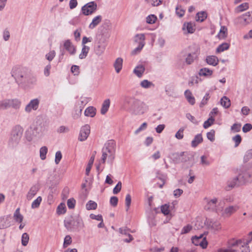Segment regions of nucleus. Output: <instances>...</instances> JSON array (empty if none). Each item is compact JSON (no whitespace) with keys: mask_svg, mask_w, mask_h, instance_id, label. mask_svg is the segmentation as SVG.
Instances as JSON below:
<instances>
[{"mask_svg":"<svg viewBox=\"0 0 252 252\" xmlns=\"http://www.w3.org/2000/svg\"><path fill=\"white\" fill-rule=\"evenodd\" d=\"M123 108L133 115H142L148 109V106L145 103L130 95H126L124 97Z\"/></svg>","mask_w":252,"mask_h":252,"instance_id":"obj_1","label":"nucleus"},{"mask_svg":"<svg viewBox=\"0 0 252 252\" xmlns=\"http://www.w3.org/2000/svg\"><path fill=\"white\" fill-rule=\"evenodd\" d=\"M23 128L19 125L13 127L8 140V146L11 148H16L19 144L23 136Z\"/></svg>","mask_w":252,"mask_h":252,"instance_id":"obj_2","label":"nucleus"},{"mask_svg":"<svg viewBox=\"0 0 252 252\" xmlns=\"http://www.w3.org/2000/svg\"><path fill=\"white\" fill-rule=\"evenodd\" d=\"M28 69L22 66H15L12 70V76L15 78L17 83H21L24 79L27 78L28 73Z\"/></svg>","mask_w":252,"mask_h":252,"instance_id":"obj_3","label":"nucleus"},{"mask_svg":"<svg viewBox=\"0 0 252 252\" xmlns=\"http://www.w3.org/2000/svg\"><path fill=\"white\" fill-rule=\"evenodd\" d=\"M218 203V199L217 198L214 197L211 199L208 200L207 204L205 206V209L206 210H210L215 211L219 213L220 211H221L222 207H220V202Z\"/></svg>","mask_w":252,"mask_h":252,"instance_id":"obj_4","label":"nucleus"},{"mask_svg":"<svg viewBox=\"0 0 252 252\" xmlns=\"http://www.w3.org/2000/svg\"><path fill=\"white\" fill-rule=\"evenodd\" d=\"M97 8V3L94 1H91L82 6L81 11L83 15L88 16L94 13L96 11Z\"/></svg>","mask_w":252,"mask_h":252,"instance_id":"obj_5","label":"nucleus"},{"mask_svg":"<svg viewBox=\"0 0 252 252\" xmlns=\"http://www.w3.org/2000/svg\"><path fill=\"white\" fill-rule=\"evenodd\" d=\"M204 236V234H202L199 236H193L191 238L192 243L196 246H200L202 249H206L208 242Z\"/></svg>","mask_w":252,"mask_h":252,"instance_id":"obj_6","label":"nucleus"},{"mask_svg":"<svg viewBox=\"0 0 252 252\" xmlns=\"http://www.w3.org/2000/svg\"><path fill=\"white\" fill-rule=\"evenodd\" d=\"M251 241H242V240H239L231 243L230 245L232 247H235L237 250V251L238 249H240L242 252H250L249 248L247 245Z\"/></svg>","mask_w":252,"mask_h":252,"instance_id":"obj_7","label":"nucleus"},{"mask_svg":"<svg viewBox=\"0 0 252 252\" xmlns=\"http://www.w3.org/2000/svg\"><path fill=\"white\" fill-rule=\"evenodd\" d=\"M252 21V17H251L250 12H248L242 16L238 17L235 20V23L242 26H245L250 23Z\"/></svg>","mask_w":252,"mask_h":252,"instance_id":"obj_8","label":"nucleus"},{"mask_svg":"<svg viewBox=\"0 0 252 252\" xmlns=\"http://www.w3.org/2000/svg\"><path fill=\"white\" fill-rule=\"evenodd\" d=\"M239 209V207L237 205L229 206L226 207L223 210H221V211H220L221 212V216L224 218L229 217Z\"/></svg>","mask_w":252,"mask_h":252,"instance_id":"obj_9","label":"nucleus"},{"mask_svg":"<svg viewBox=\"0 0 252 252\" xmlns=\"http://www.w3.org/2000/svg\"><path fill=\"white\" fill-rule=\"evenodd\" d=\"M90 133V126L86 125L83 126L80 131L78 139L80 141H83L87 139Z\"/></svg>","mask_w":252,"mask_h":252,"instance_id":"obj_10","label":"nucleus"},{"mask_svg":"<svg viewBox=\"0 0 252 252\" xmlns=\"http://www.w3.org/2000/svg\"><path fill=\"white\" fill-rule=\"evenodd\" d=\"M242 183L240 182V178L239 176L234 177L229 179L227 182V185L225 187V189L227 190H230L233 188L239 186Z\"/></svg>","mask_w":252,"mask_h":252,"instance_id":"obj_11","label":"nucleus"},{"mask_svg":"<svg viewBox=\"0 0 252 252\" xmlns=\"http://www.w3.org/2000/svg\"><path fill=\"white\" fill-rule=\"evenodd\" d=\"M39 100L37 98L32 99L30 102L26 106L25 111L27 113H30L32 110H36L39 106Z\"/></svg>","mask_w":252,"mask_h":252,"instance_id":"obj_12","label":"nucleus"},{"mask_svg":"<svg viewBox=\"0 0 252 252\" xmlns=\"http://www.w3.org/2000/svg\"><path fill=\"white\" fill-rule=\"evenodd\" d=\"M105 151L106 152V154L109 155V158H111V160L112 161L114 158V154L115 152L112 142L105 145V147L102 149V152Z\"/></svg>","mask_w":252,"mask_h":252,"instance_id":"obj_13","label":"nucleus"},{"mask_svg":"<svg viewBox=\"0 0 252 252\" xmlns=\"http://www.w3.org/2000/svg\"><path fill=\"white\" fill-rule=\"evenodd\" d=\"M242 184L246 182H252V173L244 172L238 175Z\"/></svg>","mask_w":252,"mask_h":252,"instance_id":"obj_14","label":"nucleus"},{"mask_svg":"<svg viewBox=\"0 0 252 252\" xmlns=\"http://www.w3.org/2000/svg\"><path fill=\"white\" fill-rule=\"evenodd\" d=\"M39 191V188L37 186H32L28 191L26 198L28 201L31 200Z\"/></svg>","mask_w":252,"mask_h":252,"instance_id":"obj_15","label":"nucleus"},{"mask_svg":"<svg viewBox=\"0 0 252 252\" xmlns=\"http://www.w3.org/2000/svg\"><path fill=\"white\" fill-rule=\"evenodd\" d=\"M64 47L65 49L70 53V54L74 55L75 53V47L73 45L69 40L65 41L64 43Z\"/></svg>","mask_w":252,"mask_h":252,"instance_id":"obj_16","label":"nucleus"},{"mask_svg":"<svg viewBox=\"0 0 252 252\" xmlns=\"http://www.w3.org/2000/svg\"><path fill=\"white\" fill-rule=\"evenodd\" d=\"M9 217L0 218V229H4L10 226Z\"/></svg>","mask_w":252,"mask_h":252,"instance_id":"obj_17","label":"nucleus"},{"mask_svg":"<svg viewBox=\"0 0 252 252\" xmlns=\"http://www.w3.org/2000/svg\"><path fill=\"white\" fill-rule=\"evenodd\" d=\"M102 19V17L101 15H97L95 16L93 19L92 22L89 25V28L91 29H94L101 22Z\"/></svg>","mask_w":252,"mask_h":252,"instance_id":"obj_18","label":"nucleus"},{"mask_svg":"<svg viewBox=\"0 0 252 252\" xmlns=\"http://www.w3.org/2000/svg\"><path fill=\"white\" fill-rule=\"evenodd\" d=\"M206 62L208 64L216 66L219 63V59L215 56H209L206 57Z\"/></svg>","mask_w":252,"mask_h":252,"instance_id":"obj_19","label":"nucleus"},{"mask_svg":"<svg viewBox=\"0 0 252 252\" xmlns=\"http://www.w3.org/2000/svg\"><path fill=\"white\" fill-rule=\"evenodd\" d=\"M9 108L12 107L16 110L19 109L21 106V102L18 99H9Z\"/></svg>","mask_w":252,"mask_h":252,"instance_id":"obj_20","label":"nucleus"},{"mask_svg":"<svg viewBox=\"0 0 252 252\" xmlns=\"http://www.w3.org/2000/svg\"><path fill=\"white\" fill-rule=\"evenodd\" d=\"M123 60L121 58H117L114 63V66L117 73H119L122 68Z\"/></svg>","mask_w":252,"mask_h":252,"instance_id":"obj_21","label":"nucleus"},{"mask_svg":"<svg viewBox=\"0 0 252 252\" xmlns=\"http://www.w3.org/2000/svg\"><path fill=\"white\" fill-rule=\"evenodd\" d=\"M110 100L109 99H106L103 101L101 108V114L104 115L106 114L110 107Z\"/></svg>","mask_w":252,"mask_h":252,"instance_id":"obj_22","label":"nucleus"},{"mask_svg":"<svg viewBox=\"0 0 252 252\" xmlns=\"http://www.w3.org/2000/svg\"><path fill=\"white\" fill-rule=\"evenodd\" d=\"M185 95L188 101L191 105H193L195 103V98L193 96L191 92L189 90H187L185 91Z\"/></svg>","mask_w":252,"mask_h":252,"instance_id":"obj_23","label":"nucleus"},{"mask_svg":"<svg viewBox=\"0 0 252 252\" xmlns=\"http://www.w3.org/2000/svg\"><path fill=\"white\" fill-rule=\"evenodd\" d=\"M203 141V138L201 134H197L191 142V146L196 147L199 144Z\"/></svg>","mask_w":252,"mask_h":252,"instance_id":"obj_24","label":"nucleus"},{"mask_svg":"<svg viewBox=\"0 0 252 252\" xmlns=\"http://www.w3.org/2000/svg\"><path fill=\"white\" fill-rule=\"evenodd\" d=\"M64 226L69 231H72L75 226L74 220H64Z\"/></svg>","mask_w":252,"mask_h":252,"instance_id":"obj_25","label":"nucleus"},{"mask_svg":"<svg viewBox=\"0 0 252 252\" xmlns=\"http://www.w3.org/2000/svg\"><path fill=\"white\" fill-rule=\"evenodd\" d=\"M145 71V67L142 65L137 66L134 69L133 72L138 77H141Z\"/></svg>","mask_w":252,"mask_h":252,"instance_id":"obj_26","label":"nucleus"},{"mask_svg":"<svg viewBox=\"0 0 252 252\" xmlns=\"http://www.w3.org/2000/svg\"><path fill=\"white\" fill-rule=\"evenodd\" d=\"M212 74L213 71L206 67L200 69L199 71V75L200 76L209 77L211 76Z\"/></svg>","mask_w":252,"mask_h":252,"instance_id":"obj_27","label":"nucleus"},{"mask_svg":"<svg viewBox=\"0 0 252 252\" xmlns=\"http://www.w3.org/2000/svg\"><path fill=\"white\" fill-rule=\"evenodd\" d=\"M105 49V45L103 44L99 43L94 48V52L97 55H102Z\"/></svg>","mask_w":252,"mask_h":252,"instance_id":"obj_28","label":"nucleus"},{"mask_svg":"<svg viewBox=\"0 0 252 252\" xmlns=\"http://www.w3.org/2000/svg\"><path fill=\"white\" fill-rule=\"evenodd\" d=\"M186 28L188 33H192L195 31L194 25L191 22L185 23L184 24L183 30H185Z\"/></svg>","mask_w":252,"mask_h":252,"instance_id":"obj_29","label":"nucleus"},{"mask_svg":"<svg viewBox=\"0 0 252 252\" xmlns=\"http://www.w3.org/2000/svg\"><path fill=\"white\" fill-rule=\"evenodd\" d=\"M25 80H26V82L30 85H34L37 81L36 77L32 74H30L29 72L27 78H25Z\"/></svg>","mask_w":252,"mask_h":252,"instance_id":"obj_30","label":"nucleus"},{"mask_svg":"<svg viewBox=\"0 0 252 252\" xmlns=\"http://www.w3.org/2000/svg\"><path fill=\"white\" fill-rule=\"evenodd\" d=\"M84 113L86 116L94 117L96 114L95 109L93 107H89L85 110Z\"/></svg>","mask_w":252,"mask_h":252,"instance_id":"obj_31","label":"nucleus"},{"mask_svg":"<svg viewBox=\"0 0 252 252\" xmlns=\"http://www.w3.org/2000/svg\"><path fill=\"white\" fill-rule=\"evenodd\" d=\"M230 44L229 43L226 42L223 43L218 47L216 50V52L219 53L223 52L225 50H228Z\"/></svg>","mask_w":252,"mask_h":252,"instance_id":"obj_32","label":"nucleus"},{"mask_svg":"<svg viewBox=\"0 0 252 252\" xmlns=\"http://www.w3.org/2000/svg\"><path fill=\"white\" fill-rule=\"evenodd\" d=\"M90 47L88 46H82L81 53L79 55V58L80 59H85L87 56Z\"/></svg>","mask_w":252,"mask_h":252,"instance_id":"obj_33","label":"nucleus"},{"mask_svg":"<svg viewBox=\"0 0 252 252\" xmlns=\"http://www.w3.org/2000/svg\"><path fill=\"white\" fill-rule=\"evenodd\" d=\"M221 105L225 108H228L231 105L230 99L226 96H223L220 99Z\"/></svg>","mask_w":252,"mask_h":252,"instance_id":"obj_34","label":"nucleus"},{"mask_svg":"<svg viewBox=\"0 0 252 252\" xmlns=\"http://www.w3.org/2000/svg\"><path fill=\"white\" fill-rule=\"evenodd\" d=\"M13 218L15 221L17 222H21L23 221V216L20 214L19 208H17L14 214Z\"/></svg>","mask_w":252,"mask_h":252,"instance_id":"obj_35","label":"nucleus"},{"mask_svg":"<svg viewBox=\"0 0 252 252\" xmlns=\"http://www.w3.org/2000/svg\"><path fill=\"white\" fill-rule=\"evenodd\" d=\"M227 34V29L225 26H221L218 34L219 38L223 39L225 38Z\"/></svg>","mask_w":252,"mask_h":252,"instance_id":"obj_36","label":"nucleus"},{"mask_svg":"<svg viewBox=\"0 0 252 252\" xmlns=\"http://www.w3.org/2000/svg\"><path fill=\"white\" fill-rule=\"evenodd\" d=\"M207 18V13L202 11L197 13L196 20L197 21L203 22Z\"/></svg>","mask_w":252,"mask_h":252,"instance_id":"obj_37","label":"nucleus"},{"mask_svg":"<svg viewBox=\"0 0 252 252\" xmlns=\"http://www.w3.org/2000/svg\"><path fill=\"white\" fill-rule=\"evenodd\" d=\"M145 37L144 34H137L134 37V41L140 44L141 42L145 43Z\"/></svg>","mask_w":252,"mask_h":252,"instance_id":"obj_38","label":"nucleus"},{"mask_svg":"<svg viewBox=\"0 0 252 252\" xmlns=\"http://www.w3.org/2000/svg\"><path fill=\"white\" fill-rule=\"evenodd\" d=\"M195 57L196 55L195 53L188 54L187 57L186 58V63L188 64H191L193 62Z\"/></svg>","mask_w":252,"mask_h":252,"instance_id":"obj_39","label":"nucleus"},{"mask_svg":"<svg viewBox=\"0 0 252 252\" xmlns=\"http://www.w3.org/2000/svg\"><path fill=\"white\" fill-rule=\"evenodd\" d=\"M86 207L88 210H95L97 208V204L94 201L90 200L86 204Z\"/></svg>","mask_w":252,"mask_h":252,"instance_id":"obj_40","label":"nucleus"},{"mask_svg":"<svg viewBox=\"0 0 252 252\" xmlns=\"http://www.w3.org/2000/svg\"><path fill=\"white\" fill-rule=\"evenodd\" d=\"M249 8V4L247 2L243 3L236 8L237 12H241Z\"/></svg>","mask_w":252,"mask_h":252,"instance_id":"obj_41","label":"nucleus"},{"mask_svg":"<svg viewBox=\"0 0 252 252\" xmlns=\"http://www.w3.org/2000/svg\"><path fill=\"white\" fill-rule=\"evenodd\" d=\"M48 148L46 146L42 147L40 149V157L42 160H44L46 157L47 153Z\"/></svg>","mask_w":252,"mask_h":252,"instance_id":"obj_42","label":"nucleus"},{"mask_svg":"<svg viewBox=\"0 0 252 252\" xmlns=\"http://www.w3.org/2000/svg\"><path fill=\"white\" fill-rule=\"evenodd\" d=\"M9 99H4L0 101V110L7 109L9 108Z\"/></svg>","mask_w":252,"mask_h":252,"instance_id":"obj_43","label":"nucleus"},{"mask_svg":"<svg viewBox=\"0 0 252 252\" xmlns=\"http://www.w3.org/2000/svg\"><path fill=\"white\" fill-rule=\"evenodd\" d=\"M41 201H42V197L41 196H38L32 203V205H31L32 208L35 209V208H38Z\"/></svg>","mask_w":252,"mask_h":252,"instance_id":"obj_44","label":"nucleus"},{"mask_svg":"<svg viewBox=\"0 0 252 252\" xmlns=\"http://www.w3.org/2000/svg\"><path fill=\"white\" fill-rule=\"evenodd\" d=\"M66 212V207L64 203H61L57 208V212L59 215L63 214Z\"/></svg>","mask_w":252,"mask_h":252,"instance_id":"obj_45","label":"nucleus"},{"mask_svg":"<svg viewBox=\"0 0 252 252\" xmlns=\"http://www.w3.org/2000/svg\"><path fill=\"white\" fill-rule=\"evenodd\" d=\"M140 86L143 88H149L151 86H154L152 82L147 80H144L140 83Z\"/></svg>","mask_w":252,"mask_h":252,"instance_id":"obj_46","label":"nucleus"},{"mask_svg":"<svg viewBox=\"0 0 252 252\" xmlns=\"http://www.w3.org/2000/svg\"><path fill=\"white\" fill-rule=\"evenodd\" d=\"M29 241V236L27 233H24L22 236V244L24 246H26Z\"/></svg>","mask_w":252,"mask_h":252,"instance_id":"obj_47","label":"nucleus"},{"mask_svg":"<svg viewBox=\"0 0 252 252\" xmlns=\"http://www.w3.org/2000/svg\"><path fill=\"white\" fill-rule=\"evenodd\" d=\"M157 19V18L155 15L151 14L146 18V22L148 24H152L155 23Z\"/></svg>","mask_w":252,"mask_h":252,"instance_id":"obj_48","label":"nucleus"},{"mask_svg":"<svg viewBox=\"0 0 252 252\" xmlns=\"http://www.w3.org/2000/svg\"><path fill=\"white\" fill-rule=\"evenodd\" d=\"M131 201V196L129 194H127L126 195L125 202L126 205V211L127 212L130 208V204Z\"/></svg>","mask_w":252,"mask_h":252,"instance_id":"obj_49","label":"nucleus"},{"mask_svg":"<svg viewBox=\"0 0 252 252\" xmlns=\"http://www.w3.org/2000/svg\"><path fill=\"white\" fill-rule=\"evenodd\" d=\"M145 1L148 3H151L153 6H158L162 2V0H145Z\"/></svg>","mask_w":252,"mask_h":252,"instance_id":"obj_50","label":"nucleus"},{"mask_svg":"<svg viewBox=\"0 0 252 252\" xmlns=\"http://www.w3.org/2000/svg\"><path fill=\"white\" fill-rule=\"evenodd\" d=\"M176 13L179 17H181L184 15L185 10L182 8L181 6L178 5L176 8Z\"/></svg>","mask_w":252,"mask_h":252,"instance_id":"obj_51","label":"nucleus"},{"mask_svg":"<svg viewBox=\"0 0 252 252\" xmlns=\"http://www.w3.org/2000/svg\"><path fill=\"white\" fill-rule=\"evenodd\" d=\"M215 119L212 117L210 118L207 121H206L203 124V127L204 128H207L211 126L214 123Z\"/></svg>","mask_w":252,"mask_h":252,"instance_id":"obj_52","label":"nucleus"},{"mask_svg":"<svg viewBox=\"0 0 252 252\" xmlns=\"http://www.w3.org/2000/svg\"><path fill=\"white\" fill-rule=\"evenodd\" d=\"M233 141L235 142V147H237L241 142L242 138L240 135L237 134L232 138Z\"/></svg>","mask_w":252,"mask_h":252,"instance_id":"obj_53","label":"nucleus"},{"mask_svg":"<svg viewBox=\"0 0 252 252\" xmlns=\"http://www.w3.org/2000/svg\"><path fill=\"white\" fill-rule=\"evenodd\" d=\"M55 51L54 50L51 51L46 55V59L50 62L54 59V58L55 57Z\"/></svg>","mask_w":252,"mask_h":252,"instance_id":"obj_54","label":"nucleus"},{"mask_svg":"<svg viewBox=\"0 0 252 252\" xmlns=\"http://www.w3.org/2000/svg\"><path fill=\"white\" fill-rule=\"evenodd\" d=\"M145 43L141 42L140 44H139L138 46L134 49L132 51L131 54L132 55H135L138 53H139L140 51L142 50L144 46L145 45Z\"/></svg>","mask_w":252,"mask_h":252,"instance_id":"obj_55","label":"nucleus"},{"mask_svg":"<svg viewBox=\"0 0 252 252\" xmlns=\"http://www.w3.org/2000/svg\"><path fill=\"white\" fill-rule=\"evenodd\" d=\"M184 130L183 128H180L175 134V137L178 139H183L184 137Z\"/></svg>","mask_w":252,"mask_h":252,"instance_id":"obj_56","label":"nucleus"},{"mask_svg":"<svg viewBox=\"0 0 252 252\" xmlns=\"http://www.w3.org/2000/svg\"><path fill=\"white\" fill-rule=\"evenodd\" d=\"M215 131L214 130H211L210 131L207 133V138L212 142L214 141L215 140Z\"/></svg>","mask_w":252,"mask_h":252,"instance_id":"obj_57","label":"nucleus"},{"mask_svg":"<svg viewBox=\"0 0 252 252\" xmlns=\"http://www.w3.org/2000/svg\"><path fill=\"white\" fill-rule=\"evenodd\" d=\"M161 212L165 215H167L169 214L170 211L169 209V205L165 204L161 207Z\"/></svg>","mask_w":252,"mask_h":252,"instance_id":"obj_58","label":"nucleus"},{"mask_svg":"<svg viewBox=\"0 0 252 252\" xmlns=\"http://www.w3.org/2000/svg\"><path fill=\"white\" fill-rule=\"evenodd\" d=\"M72 242L71 237L69 235H66L64 239L63 247H66L71 244Z\"/></svg>","mask_w":252,"mask_h":252,"instance_id":"obj_59","label":"nucleus"},{"mask_svg":"<svg viewBox=\"0 0 252 252\" xmlns=\"http://www.w3.org/2000/svg\"><path fill=\"white\" fill-rule=\"evenodd\" d=\"M122 189V183L121 182H119L115 187L113 189V192L114 194H118L121 190Z\"/></svg>","mask_w":252,"mask_h":252,"instance_id":"obj_60","label":"nucleus"},{"mask_svg":"<svg viewBox=\"0 0 252 252\" xmlns=\"http://www.w3.org/2000/svg\"><path fill=\"white\" fill-rule=\"evenodd\" d=\"M62 158V154L61 151H58L55 155V162L56 164H58Z\"/></svg>","mask_w":252,"mask_h":252,"instance_id":"obj_61","label":"nucleus"},{"mask_svg":"<svg viewBox=\"0 0 252 252\" xmlns=\"http://www.w3.org/2000/svg\"><path fill=\"white\" fill-rule=\"evenodd\" d=\"M251 158H252V150H249L246 153L244 160L245 162H247Z\"/></svg>","mask_w":252,"mask_h":252,"instance_id":"obj_62","label":"nucleus"},{"mask_svg":"<svg viewBox=\"0 0 252 252\" xmlns=\"http://www.w3.org/2000/svg\"><path fill=\"white\" fill-rule=\"evenodd\" d=\"M231 246H232L231 245ZM237 251V250L235 247H231V248L227 249H220L218 250V252H236Z\"/></svg>","mask_w":252,"mask_h":252,"instance_id":"obj_63","label":"nucleus"},{"mask_svg":"<svg viewBox=\"0 0 252 252\" xmlns=\"http://www.w3.org/2000/svg\"><path fill=\"white\" fill-rule=\"evenodd\" d=\"M241 125L240 124H234L231 127L232 130L234 132H239L240 131Z\"/></svg>","mask_w":252,"mask_h":252,"instance_id":"obj_64","label":"nucleus"}]
</instances>
